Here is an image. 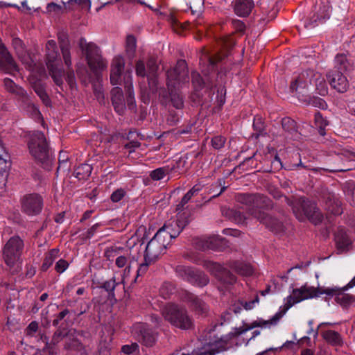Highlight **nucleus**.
<instances>
[{
	"label": "nucleus",
	"mask_w": 355,
	"mask_h": 355,
	"mask_svg": "<svg viewBox=\"0 0 355 355\" xmlns=\"http://www.w3.org/2000/svg\"><path fill=\"white\" fill-rule=\"evenodd\" d=\"M343 287L340 288L338 287L332 288H315L313 286H309L304 285L300 288L293 290L292 294L287 297L286 302L284 305L285 309L283 311L277 312L270 319L264 320H259L254 321L250 327L243 329L241 333H245L247 331L254 327H270L277 324L279 320L283 317L286 311L289 309L295 304L298 303L302 300L317 297L322 294H326L329 296H334L336 302L343 308H347L355 302V297L353 295L345 293Z\"/></svg>",
	"instance_id": "f257e3e1"
},
{
	"label": "nucleus",
	"mask_w": 355,
	"mask_h": 355,
	"mask_svg": "<svg viewBox=\"0 0 355 355\" xmlns=\"http://www.w3.org/2000/svg\"><path fill=\"white\" fill-rule=\"evenodd\" d=\"M189 80L187 65L184 60H178L175 67L166 72V85L171 101L177 109H182L184 106L183 98L178 90L183 85L187 84Z\"/></svg>",
	"instance_id": "f03ea898"
},
{
	"label": "nucleus",
	"mask_w": 355,
	"mask_h": 355,
	"mask_svg": "<svg viewBox=\"0 0 355 355\" xmlns=\"http://www.w3.org/2000/svg\"><path fill=\"white\" fill-rule=\"evenodd\" d=\"M27 146L31 155L46 170L51 166V155L43 132H30L26 135Z\"/></svg>",
	"instance_id": "7ed1b4c3"
},
{
	"label": "nucleus",
	"mask_w": 355,
	"mask_h": 355,
	"mask_svg": "<svg viewBox=\"0 0 355 355\" xmlns=\"http://www.w3.org/2000/svg\"><path fill=\"white\" fill-rule=\"evenodd\" d=\"M236 200L239 202L249 207L248 211L246 213L247 215H245L240 211L230 210V216L234 222L239 224H247L248 220L250 217L254 218L251 214H250L249 210L254 209H260L264 207H267L268 204V198L261 194H245L241 193L239 194L236 196Z\"/></svg>",
	"instance_id": "20e7f679"
},
{
	"label": "nucleus",
	"mask_w": 355,
	"mask_h": 355,
	"mask_svg": "<svg viewBox=\"0 0 355 355\" xmlns=\"http://www.w3.org/2000/svg\"><path fill=\"white\" fill-rule=\"evenodd\" d=\"M162 315L173 327L188 330L193 327V321L188 311L176 304H167L162 309Z\"/></svg>",
	"instance_id": "39448f33"
},
{
	"label": "nucleus",
	"mask_w": 355,
	"mask_h": 355,
	"mask_svg": "<svg viewBox=\"0 0 355 355\" xmlns=\"http://www.w3.org/2000/svg\"><path fill=\"white\" fill-rule=\"evenodd\" d=\"M291 205L293 211L299 220L304 221L308 219L315 225L322 221V215L315 202L304 198H296Z\"/></svg>",
	"instance_id": "423d86ee"
},
{
	"label": "nucleus",
	"mask_w": 355,
	"mask_h": 355,
	"mask_svg": "<svg viewBox=\"0 0 355 355\" xmlns=\"http://www.w3.org/2000/svg\"><path fill=\"white\" fill-rule=\"evenodd\" d=\"M79 46L85 53L87 64L94 72L104 70L107 62L102 57L99 47L93 42H87L85 38L79 40Z\"/></svg>",
	"instance_id": "0eeeda50"
},
{
	"label": "nucleus",
	"mask_w": 355,
	"mask_h": 355,
	"mask_svg": "<svg viewBox=\"0 0 355 355\" xmlns=\"http://www.w3.org/2000/svg\"><path fill=\"white\" fill-rule=\"evenodd\" d=\"M24 248V242L18 236L11 237L2 249V257L5 263L13 267L19 260Z\"/></svg>",
	"instance_id": "6e6552de"
},
{
	"label": "nucleus",
	"mask_w": 355,
	"mask_h": 355,
	"mask_svg": "<svg viewBox=\"0 0 355 355\" xmlns=\"http://www.w3.org/2000/svg\"><path fill=\"white\" fill-rule=\"evenodd\" d=\"M164 232L157 231L153 238L148 243L145 250L144 259L155 261L166 250L169 241L163 236Z\"/></svg>",
	"instance_id": "1a4fd4ad"
},
{
	"label": "nucleus",
	"mask_w": 355,
	"mask_h": 355,
	"mask_svg": "<svg viewBox=\"0 0 355 355\" xmlns=\"http://www.w3.org/2000/svg\"><path fill=\"white\" fill-rule=\"evenodd\" d=\"M189 223L188 216L185 214H178L176 218H172L162 227L158 231H163L164 238L168 241L178 236L182 230Z\"/></svg>",
	"instance_id": "9d476101"
},
{
	"label": "nucleus",
	"mask_w": 355,
	"mask_h": 355,
	"mask_svg": "<svg viewBox=\"0 0 355 355\" xmlns=\"http://www.w3.org/2000/svg\"><path fill=\"white\" fill-rule=\"evenodd\" d=\"M176 275L193 285L204 286L209 282L208 277L202 272H196L191 268L178 266L175 268Z\"/></svg>",
	"instance_id": "9b49d317"
},
{
	"label": "nucleus",
	"mask_w": 355,
	"mask_h": 355,
	"mask_svg": "<svg viewBox=\"0 0 355 355\" xmlns=\"http://www.w3.org/2000/svg\"><path fill=\"white\" fill-rule=\"evenodd\" d=\"M314 72L313 70L302 71L291 83L290 89L292 92H296L298 98H300L301 95H306L309 87L312 84Z\"/></svg>",
	"instance_id": "f8f14e48"
},
{
	"label": "nucleus",
	"mask_w": 355,
	"mask_h": 355,
	"mask_svg": "<svg viewBox=\"0 0 355 355\" xmlns=\"http://www.w3.org/2000/svg\"><path fill=\"white\" fill-rule=\"evenodd\" d=\"M255 219L264 224L266 227L270 229L275 234L281 233L284 230L283 223L277 219L268 216L266 213L260 209H250L249 212Z\"/></svg>",
	"instance_id": "ddd939ff"
},
{
	"label": "nucleus",
	"mask_w": 355,
	"mask_h": 355,
	"mask_svg": "<svg viewBox=\"0 0 355 355\" xmlns=\"http://www.w3.org/2000/svg\"><path fill=\"white\" fill-rule=\"evenodd\" d=\"M43 200L40 196L35 193L24 196L21 199V210L29 216L39 214L42 209Z\"/></svg>",
	"instance_id": "4468645a"
},
{
	"label": "nucleus",
	"mask_w": 355,
	"mask_h": 355,
	"mask_svg": "<svg viewBox=\"0 0 355 355\" xmlns=\"http://www.w3.org/2000/svg\"><path fill=\"white\" fill-rule=\"evenodd\" d=\"M0 69L12 74L18 71V66L13 57L0 38Z\"/></svg>",
	"instance_id": "2eb2a0df"
},
{
	"label": "nucleus",
	"mask_w": 355,
	"mask_h": 355,
	"mask_svg": "<svg viewBox=\"0 0 355 355\" xmlns=\"http://www.w3.org/2000/svg\"><path fill=\"white\" fill-rule=\"evenodd\" d=\"M327 78L331 87L339 93H345L347 91L349 84L343 73L329 71Z\"/></svg>",
	"instance_id": "dca6fc26"
},
{
	"label": "nucleus",
	"mask_w": 355,
	"mask_h": 355,
	"mask_svg": "<svg viewBox=\"0 0 355 355\" xmlns=\"http://www.w3.org/2000/svg\"><path fill=\"white\" fill-rule=\"evenodd\" d=\"M182 300L189 303L192 310L198 315L203 316L208 312V306L205 302L193 293L184 292Z\"/></svg>",
	"instance_id": "f3484780"
},
{
	"label": "nucleus",
	"mask_w": 355,
	"mask_h": 355,
	"mask_svg": "<svg viewBox=\"0 0 355 355\" xmlns=\"http://www.w3.org/2000/svg\"><path fill=\"white\" fill-rule=\"evenodd\" d=\"M225 349V346H222L221 343L218 340L206 341L202 346L194 349L191 353L182 354V355H215Z\"/></svg>",
	"instance_id": "a211bd4d"
},
{
	"label": "nucleus",
	"mask_w": 355,
	"mask_h": 355,
	"mask_svg": "<svg viewBox=\"0 0 355 355\" xmlns=\"http://www.w3.org/2000/svg\"><path fill=\"white\" fill-rule=\"evenodd\" d=\"M209 264L212 272L223 284L232 285L236 282V277L220 264L212 262Z\"/></svg>",
	"instance_id": "6ab92c4d"
},
{
	"label": "nucleus",
	"mask_w": 355,
	"mask_h": 355,
	"mask_svg": "<svg viewBox=\"0 0 355 355\" xmlns=\"http://www.w3.org/2000/svg\"><path fill=\"white\" fill-rule=\"evenodd\" d=\"M125 60L121 55L114 57L111 64L110 82L112 85H116L119 84L121 73L124 69Z\"/></svg>",
	"instance_id": "aec40b11"
},
{
	"label": "nucleus",
	"mask_w": 355,
	"mask_h": 355,
	"mask_svg": "<svg viewBox=\"0 0 355 355\" xmlns=\"http://www.w3.org/2000/svg\"><path fill=\"white\" fill-rule=\"evenodd\" d=\"M80 334L75 329H71L66 335L67 343L65 348L79 353L80 355H87V350L77 338Z\"/></svg>",
	"instance_id": "412c9836"
},
{
	"label": "nucleus",
	"mask_w": 355,
	"mask_h": 355,
	"mask_svg": "<svg viewBox=\"0 0 355 355\" xmlns=\"http://www.w3.org/2000/svg\"><path fill=\"white\" fill-rule=\"evenodd\" d=\"M352 69V60L345 53H338L334 60V69L330 71L347 73Z\"/></svg>",
	"instance_id": "4be33fe9"
},
{
	"label": "nucleus",
	"mask_w": 355,
	"mask_h": 355,
	"mask_svg": "<svg viewBox=\"0 0 355 355\" xmlns=\"http://www.w3.org/2000/svg\"><path fill=\"white\" fill-rule=\"evenodd\" d=\"M330 7L328 4H324L320 6L319 9L316 11V15H314L311 18L307 19L304 22V27L306 28H313L318 25V21H321L329 17Z\"/></svg>",
	"instance_id": "5701e85b"
},
{
	"label": "nucleus",
	"mask_w": 355,
	"mask_h": 355,
	"mask_svg": "<svg viewBox=\"0 0 355 355\" xmlns=\"http://www.w3.org/2000/svg\"><path fill=\"white\" fill-rule=\"evenodd\" d=\"M139 333V340L144 345L150 347L155 341V334L154 332L145 324H139L137 327Z\"/></svg>",
	"instance_id": "b1692460"
},
{
	"label": "nucleus",
	"mask_w": 355,
	"mask_h": 355,
	"mask_svg": "<svg viewBox=\"0 0 355 355\" xmlns=\"http://www.w3.org/2000/svg\"><path fill=\"white\" fill-rule=\"evenodd\" d=\"M254 1L252 0H234L233 6L234 12L239 17H246L254 8Z\"/></svg>",
	"instance_id": "393cba45"
},
{
	"label": "nucleus",
	"mask_w": 355,
	"mask_h": 355,
	"mask_svg": "<svg viewBox=\"0 0 355 355\" xmlns=\"http://www.w3.org/2000/svg\"><path fill=\"white\" fill-rule=\"evenodd\" d=\"M112 102L115 111L119 114H123L125 108L122 89L116 87L111 91Z\"/></svg>",
	"instance_id": "a878e982"
},
{
	"label": "nucleus",
	"mask_w": 355,
	"mask_h": 355,
	"mask_svg": "<svg viewBox=\"0 0 355 355\" xmlns=\"http://www.w3.org/2000/svg\"><path fill=\"white\" fill-rule=\"evenodd\" d=\"M3 84L6 89L8 92L15 95L24 101H28V97L26 92L21 87L16 85L10 78H5L3 80Z\"/></svg>",
	"instance_id": "bb28decb"
},
{
	"label": "nucleus",
	"mask_w": 355,
	"mask_h": 355,
	"mask_svg": "<svg viewBox=\"0 0 355 355\" xmlns=\"http://www.w3.org/2000/svg\"><path fill=\"white\" fill-rule=\"evenodd\" d=\"M229 268L242 276H250L253 273L252 266L248 263L240 261H232L229 263Z\"/></svg>",
	"instance_id": "cd10ccee"
},
{
	"label": "nucleus",
	"mask_w": 355,
	"mask_h": 355,
	"mask_svg": "<svg viewBox=\"0 0 355 355\" xmlns=\"http://www.w3.org/2000/svg\"><path fill=\"white\" fill-rule=\"evenodd\" d=\"M335 241L337 248L340 252L347 250L351 241L343 230H339L335 235Z\"/></svg>",
	"instance_id": "c85d7f7f"
},
{
	"label": "nucleus",
	"mask_w": 355,
	"mask_h": 355,
	"mask_svg": "<svg viewBox=\"0 0 355 355\" xmlns=\"http://www.w3.org/2000/svg\"><path fill=\"white\" fill-rule=\"evenodd\" d=\"M46 52L47 59L46 65L48 66V64H55L54 62L59 57V52L55 41L51 40L46 42Z\"/></svg>",
	"instance_id": "c756f323"
},
{
	"label": "nucleus",
	"mask_w": 355,
	"mask_h": 355,
	"mask_svg": "<svg viewBox=\"0 0 355 355\" xmlns=\"http://www.w3.org/2000/svg\"><path fill=\"white\" fill-rule=\"evenodd\" d=\"M130 253L128 249H123L122 252L115 259V264L118 268H125L124 272H129L130 270Z\"/></svg>",
	"instance_id": "7c9ffc66"
},
{
	"label": "nucleus",
	"mask_w": 355,
	"mask_h": 355,
	"mask_svg": "<svg viewBox=\"0 0 355 355\" xmlns=\"http://www.w3.org/2000/svg\"><path fill=\"white\" fill-rule=\"evenodd\" d=\"M282 126L283 130L287 133V137L291 139L297 138V130L296 123L289 117L283 118L282 120Z\"/></svg>",
	"instance_id": "2f4dec72"
},
{
	"label": "nucleus",
	"mask_w": 355,
	"mask_h": 355,
	"mask_svg": "<svg viewBox=\"0 0 355 355\" xmlns=\"http://www.w3.org/2000/svg\"><path fill=\"white\" fill-rule=\"evenodd\" d=\"M315 85V89L318 93L321 96H325L328 93V87L324 78L319 73L314 72L313 78Z\"/></svg>",
	"instance_id": "473e14b6"
},
{
	"label": "nucleus",
	"mask_w": 355,
	"mask_h": 355,
	"mask_svg": "<svg viewBox=\"0 0 355 355\" xmlns=\"http://www.w3.org/2000/svg\"><path fill=\"white\" fill-rule=\"evenodd\" d=\"M92 171L91 165L83 164L75 169L74 176L79 180H85L90 175Z\"/></svg>",
	"instance_id": "72a5a7b5"
},
{
	"label": "nucleus",
	"mask_w": 355,
	"mask_h": 355,
	"mask_svg": "<svg viewBox=\"0 0 355 355\" xmlns=\"http://www.w3.org/2000/svg\"><path fill=\"white\" fill-rule=\"evenodd\" d=\"M137 49V40L133 35H128L125 40V52L128 58L135 56Z\"/></svg>",
	"instance_id": "f704fd0d"
},
{
	"label": "nucleus",
	"mask_w": 355,
	"mask_h": 355,
	"mask_svg": "<svg viewBox=\"0 0 355 355\" xmlns=\"http://www.w3.org/2000/svg\"><path fill=\"white\" fill-rule=\"evenodd\" d=\"M49 73L53 79L55 83L58 86H61L63 83L62 80V71L61 69H58L55 64H48L47 66Z\"/></svg>",
	"instance_id": "c9c22d12"
},
{
	"label": "nucleus",
	"mask_w": 355,
	"mask_h": 355,
	"mask_svg": "<svg viewBox=\"0 0 355 355\" xmlns=\"http://www.w3.org/2000/svg\"><path fill=\"white\" fill-rule=\"evenodd\" d=\"M298 167H302L308 170H311L314 173H322L324 171H329V172H336V171H346L349 170V168H335V169H325L324 168H311V166L304 165L301 161L297 164H293L291 166V169H295Z\"/></svg>",
	"instance_id": "e433bc0d"
},
{
	"label": "nucleus",
	"mask_w": 355,
	"mask_h": 355,
	"mask_svg": "<svg viewBox=\"0 0 355 355\" xmlns=\"http://www.w3.org/2000/svg\"><path fill=\"white\" fill-rule=\"evenodd\" d=\"M322 337L328 343L334 345H338L341 342L340 334L338 332L332 330L324 331L322 333Z\"/></svg>",
	"instance_id": "4c0bfd02"
},
{
	"label": "nucleus",
	"mask_w": 355,
	"mask_h": 355,
	"mask_svg": "<svg viewBox=\"0 0 355 355\" xmlns=\"http://www.w3.org/2000/svg\"><path fill=\"white\" fill-rule=\"evenodd\" d=\"M58 250L52 249L45 257L41 269L42 271H46L53 264L55 259L58 254Z\"/></svg>",
	"instance_id": "58836bf2"
},
{
	"label": "nucleus",
	"mask_w": 355,
	"mask_h": 355,
	"mask_svg": "<svg viewBox=\"0 0 355 355\" xmlns=\"http://www.w3.org/2000/svg\"><path fill=\"white\" fill-rule=\"evenodd\" d=\"M147 67L148 70V83L150 85L154 83V77L157 70V64L156 60L154 58H150L147 62Z\"/></svg>",
	"instance_id": "ea45409f"
},
{
	"label": "nucleus",
	"mask_w": 355,
	"mask_h": 355,
	"mask_svg": "<svg viewBox=\"0 0 355 355\" xmlns=\"http://www.w3.org/2000/svg\"><path fill=\"white\" fill-rule=\"evenodd\" d=\"M315 123L318 128V132L320 135H325V127L328 125V121L323 118L320 112L315 114Z\"/></svg>",
	"instance_id": "a19ab883"
},
{
	"label": "nucleus",
	"mask_w": 355,
	"mask_h": 355,
	"mask_svg": "<svg viewBox=\"0 0 355 355\" xmlns=\"http://www.w3.org/2000/svg\"><path fill=\"white\" fill-rule=\"evenodd\" d=\"M12 46L19 57L23 55L26 52L25 45L23 41L17 37L12 39Z\"/></svg>",
	"instance_id": "79ce46f5"
},
{
	"label": "nucleus",
	"mask_w": 355,
	"mask_h": 355,
	"mask_svg": "<svg viewBox=\"0 0 355 355\" xmlns=\"http://www.w3.org/2000/svg\"><path fill=\"white\" fill-rule=\"evenodd\" d=\"M67 332L65 333L62 330H57L51 339V342L49 343L47 341L46 342V346L44 349H50L52 345H55L58 344L64 337H66Z\"/></svg>",
	"instance_id": "37998d69"
},
{
	"label": "nucleus",
	"mask_w": 355,
	"mask_h": 355,
	"mask_svg": "<svg viewBox=\"0 0 355 355\" xmlns=\"http://www.w3.org/2000/svg\"><path fill=\"white\" fill-rule=\"evenodd\" d=\"M125 87L127 89V92L128 94V103L130 107V108L134 107V103H133V86L131 80L130 75L128 76V78L127 81L125 82Z\"/></svg>",
	"instance_id": "c03bdc74"
},
{
	"label": "nucleus",
	"mask_w": 355,
	"mask_h": 355,
	"mask_svg": "<svg viewBox=\"0 0 355 355\" xmlns=\"http://www.w3.org/2000/svg\"><path fill=\"white\" fill-rule=\"evenodd\" d=\"M124 248L119 247H111L105 250V257L110 261H113L114 258L116 257L122 252Z\"/></svg>",
	"instance_id": "a18cd8bd"
},
{
	"label": "nucleus",
	"mask_w": 355,
	"mask_h": 355,
	"mask_svg": "<svg viewBox=\"0 0 355 355\" xmlns=\"http://www.w3.org/2000/svg\"><path fill=\"white\" fill-rule=\"evenodd\" d=\"M191 82L196 90L201 89L205 85V81L196 71L191 73Z\"/></svg>",
	"instance_id": "49530a36"
},
{
	"label": "nucleus",
	"mask_w": 355,
	"mask_h": 355,
	"mask_svg": "<svg viewBox=\"0 0 355 355\" xmlns=\"http://www.w3.org/2000/svg\"><path fill=\"white\" fill-rule=\"evenodd\" d=\"M34 90L46 105H48L50 103L49 96L42 85H35L34 87Z\"/></svg>",
	"instance_id": "de8ad7c7"
},
{
	"label": "nucleus",
	"mask_w": 355,
	"mask_h": 355,
	"mask_svg": "<svg viewBox=\"0 0 355 355\" xmlns=\"http://www.w3.org/2000/svg\"><path fill=\"white\" fill-rule=\"evenodd\" d=\"M168 170L166 168H158L151 171L150 176L153 180L157 181L163 179L166 176Z\"/></svg>",
	"instance_id": "09e8293b"
},
{
	"label": "nucleus",
	"mask_w": 355,
	"mask_h": 355,
	"mask_svg": "<svg viewBox=\"0 0 355 355\" xmlns=\"http://www.w3.org/2000/svg\"><path fill=\"white\" fill-rule=\"evenodd\" d=\"M175 290L173 285L168 282H165L160 288V293L164 298H167L173 293Z\"/></svg>",
	"instance_id": "8fccbe9b"
},
{
	"label": "nucleus",
	"mask_w": 355,
	"mask_h": 355,
	"mask_svg": "<svg viewBox=\"0 0 355 355\" xmlns=\"http://www.w3.org/2000/svg\"><path fill=\"white\" fill-rule=\"evenodd\" d=\"M126 196V191L124 189L120 188L115 190L110 196V199L113 202L121 201Z\"/></svg>",
	"instance_id": "3c124183"
},
{
	"label": "nucleus",
	"mask_w": 355,
	"mask_h": 355,
	"mask_svg": "<svg viewBox=\"0 0 355 355\" xmlns=\"http://www.w3.org/2000/svg\"><path fill=\"white\" fill-rule=\"evenodd\" d=\"M60 49L64 60V62L65 65L67 67V68L70 69L72 64L71 59L70 46L61 48Z\"/></svg>",
	"instance_id": "603ef678"
},
{
	"label": "nucleus",
	"mask_w": 355,
	"mask_h": 355,
	"mask_svg": "<svg viewBox=\"0 0 355 355\" xmlns=\"http://www.w3.org/2000/svg\"><path fill=\"white\" fill-rule=\"evenodd\" d=\"M116 285L117 283L116 282L115 279L112 278L104 282L101 286V288H104L107 292L112 293L113 295L114 288Z\"/></svg>",
	"instance_id": "864d4df0"
},
{
	"label": "nucleus",
	"mask_w": 355,
	"mask_h": 355,
	"mask_svg": "<svg viewBox=\"0 0 355 355\" xmlns=\"http://www.w3.org/2000/svg\"><path fill=\"white\" fill-rule=\"evenodd\" d=\"M225 140L222 136H216L211 139V145L215 149H220L224 146Z\"/></svg>",
	"instance_id": "5fc2aeb1"
},
{
	"label": "nucleus",
	"mask_w": 355,
	"mask_h": 355,
	"mask_svg": "<svg viewBox=\"0 0 355 355\" xmlns=\"http://www.w3.org/2000/svg\"><path fill=\"white\" fill-rule=\"evenodd\" d=\"M58 38L60 49L70 46L68 36L65 33H59Z\"/></svg>",
	"instance_id": "6e6d98bb"
},
{
	"label": "nucleus",
	"mask_w": 355,
	"mask_h": 355,
	"mask_svg": "<svg viewBox=\"0 0 355 355\" xmlns=\"http://www.w3.org/2000/svg\"><path fill=\"white\" fill-rule=\"evenodd\" d=\"M136 69V74L138 76L144 77L148 75L146 71V67L144 62L141 60H139L136 63L135 66Z\"/></svg>",
	"instance_id": "4d7b16f0"
},
{
	"label": "nucleus",
	"mask_w": 355,
	"mask_h": 355,
	"mask_svg": "<svg viewBox=\"0 0 355 355\" xmlns=\"http://www.w3.org/2000/svg\"><path fill=\"white\" fill-rule=\"evenodd\" d=\"M309 104L322 109H324L327 106L325 101L318 97H313L312 98H310Z\"/></svg>",
	"instance_id": "13d9d810"
},
{
	"label": "nucleus",
	"mask_w": 355,
	"mask_h": 355,
	"mask_svg": "<svg viewBox=\"0 0 355 355\" xmlns=\"http://www.w3.org/2000/svg\"><path fill=\"white\" fill-rule=\"evenodd\" d=\"M253 127L254 130L257 132V137L261 134V132L264 130L263 123L261 118L254 119L253 123Z\"/></svg>",
	"instance_id": "bf43d9fd"
},
{
	"label": "nucleus",
	"mask_w": 355,
	"mask_h": 355,
	"mask_svg": "<svg viewBox=\"0 0 355 355\" xmlns=\"http://www.w3.org/2000/svg\"><path fill=\"white\" fill-rule=\"evenodd\" d=\"M68 155L66 152H60L59 155V166L58 171L64 169L65 165L67 164Z\"/></svg>",
	"instance_id": "052dcab7"
},
{
	"label": "nucleus",
	"mask_w": 355,
	"mask_h": 355,
	"mask_svg": "<svg viewBox=\"0 0 355 355\" xmlns=\"http://www.w3.org/2000/svg\"><path fill=\"white\" fill-rule=\"evenodd\" d=\"M69 266V263L67 261L64 259H60L56 263L55 266V270L59 272H63Z\"/></svg>",
	"instance_id": "680f3d73"
},
{
	"label": "nucleus",
	"mask_w": 355,
	"mask_h": 355,
	"mask_svg": "<svg viewBox=\"0 0 355 355\" xmlns=\"http://www.w3.org/2000/svg\"><path fill=\"white\" fill-rule=\"evenodd\" d=\"M208 62H209V71H212L214 69V65L216 63L223 59V58L220 55H216L215 57H210L208 56L207 58Z\"/></svg>",
	"instance_id": "e2e57ef3"
},
{
	"label": "nucleus",
	"mask_w": 355,
	"mask_h": 355,
	"mask_svg": "<svg viewBox=\"0 0 355 355\" xmlns=\"http://www.w3.org/2000/svg\"><path fill=\"white\" fill-rule=\"evenodd\" d=\"M153 261H146L145 259H144V263H141L139 265V267L137 270V275L138 276H140V275H142L146 273V272L147 271V269H148V266L153 263Z\"/></svg>",
	"instance_id": "0e129e2a"
},
{
	"label": "nucleus",
	"mask_w": 355,
	"mask_h": 355,
	"mask_svg": "<svg viewBox=\"0 0 355 355\" xmlns=\"http://www.w3.org/2000/svg\"><path fill=\"white\" fill-rule=\"evenodd\" d=\"M259 297H258V295H257L254 300H252L248 302H245L244 303L241 302V304L244 307L245 309L250 310L254 307L256 304L259 303Z\"/></svg>",
	"instance_id": "69168bd1"
},
{
	"label": "nucleus",
	"mask_w": 355,
	"mask_h": 355,
	"mask_svg": "<svg viewBox=\"0 0 355 355\" xmlns=\"http://www.w3.org/2000/svg\"><path fill=\"white\" fill-rule=\"evenodd\" d=\"M137 348V345L136 343L132 344L130 345H126L121 347V351L125 354H130L136 351Z\"/></svg>",
	"instance_id": "338daca9"
},
{
	"label": "nucleus",
	"mask_w": 355,
	"mask_h": 355,
	"mask_svg": "<svg viewBox=\"0 0 355 355\" xmlns=\"http://www.w3.org/2000/svg\"><path fill=\"white\" fill-rule=\"evenodd\" d=\"M37 329H38L37 322L35 321H33L28 324V326L26 329V334H27V335L31 336L32 334V333L36 332L37 331Z\"/></svg>",
	"instance_id": "774afa93"
}]
</instances>
